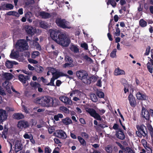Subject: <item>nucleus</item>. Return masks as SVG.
Returning <instances> with one entry per match:
<instances>
[{
    "label": "nucleus",
    "mask_w": 153,
    "mask_h": 153,
    "mask_svg": "<svg viewBox=\"0 0 153 153\" xmlns=\"http://www.w3.org/2000/svg\"><path fill=\"white\" fill-rule=\"evenodd\" d=\"M50 36L56 43L64 47L68 46L71 42L70 39L66 33L59 30H51Z\"/></svg>",
    "instance_id": "1"
},
{
    "label": "nucleus",
    "mask_w": 153,
    "mask_h": 153,
    "mask_svg": "<svg viewBox=\"0 0 153 153\" xmlns=\"http://www.w3.org/2000/svg\"><path fill=\"white\" fill-rule=\"evenodd\" d=\"M86 112L88 113L91 116L93 117L97 120L101 121L98 125V127L102 128L107 127V122L102 120V118L100 115L97 113L96 110L93 108H85Z\"/></svg>",
    "instance_id": "2"
},
{
    "label": "nucleus",
    "mask_w": 153,
    "mask_h": 153,
    "mask_svg": "<svg viewBox=\"0 0 153 153\" xmlns=\"http://www.w3.org/2000/svg\"><path fill=\"white\" fill-rule=\"evenodd\" d=\"M35 102L43 107H49L53 106V100L51 97L46 96L36 98L35 100Z\"/></svg>",
    "instance_id": "3"
},
{
    "label": "nucleus",
    "mask_w": 153,
    "mask_h": 153,
    "mask_svg": "<svg viewBox=\"0 0 153 153\" xmlns=\"http://www.w3.org/2000/svg\"><path fill=\"white\" fill-rule=\"evenodd\" d=\"M15 47L18 51L23 52L28 50V46L25 39H21L17 41L15 45Z\"/></svg>",
    "instance_id": "4"
},
{
    "label": "nucleus",
    "mask_w": 153,
    "mask_h": 153,
    "mask_svg": "<svg viewBox=\"0 0 153 153\" xmlns=\"http://www.w3.org/2000/svg\"><path fill=\"white\" fill-rule=\"evenodd\" d=\"M136 127L137 129L136 133L138 137L141 138L142 136L148 137L147 129L144 125H136Z\"/></svg>",
    "instance_id": "5"
},
{
    "label": "nucleus",
    "mask_w": 153,
    "mask_h": 153,
    "mask_svg": "<svg viewBox=\"0 0 153 153\" xmlns=\"http://www.w3.org/2000/svg\"><path fill=\"white\" fill-rule=\"evenodd\" d=\"M55 22L58 26L62 28H70L68 26L69 22L65 19H62L61 18L56 19Z\"/></svg>",
    "instance_id": "6"
},
{
    "label": "nucleus",
    "mask_w": 153,
    "mask_h": 153,
    "mask_svg": "<svg viewBox=\"0 0 153 153\" xmlns=\"http://www.w3.org/2000/svg\"><path fill=\"white\" fill-rule=\"evenodd\" d=\"M76 75L77 77L82 80V81L84 83H87L88 81L86 79L88 75V74L86 71H79L76 72Z\"/></svg>",
    "instance_id": "7"
},
{
    "label": "nucleus",
    "mask_w": 153,
    "mask_h": 153,
    "mask_svg": "<svg viewBox=\"0 0 153 153\" xmlns=\"http://www.w3.org/2000/svg\"><path fill=\"white\" fill-rule=\"evenodd\" d=\"M17 127L19 129H26L29 126V123L25 120H21L18 123Z\"/></svg>",
    "instance_id": "8"
},
{
    "label": "nucleus",
    "mask_w": 153,
    "mask_h": 153,
    "mask_svg": "<svg viewBox=\"0 0 153 153\" xmlns=\"http://www.w3.org/2000/svg\"><path fill=\"white\" fill-rule=\"evenodd\" d=\"M7 116V113L5 110L0 109V124H3V122L6 120Z\"/></svg>",
    "instance_id": "9"
},
{
    "label": "nucleus",
    "mask_w": 153,
    "mask_h": 153,
    "mask_svg": "<svg viewBox=\"0 0 153 153\" xmlns=\"http://www.w3.org/2000/svg\"><path fill=\"white\" fill-rule=\"evenodd\" d=\"M142 117L149 121L150 119V114L149 111L144 107H142L141 111Z\"/></svg>",
    "instance_id": "10"
},
{
    "label": "nucleus",
    "mask_w": 153,
    "mask_h": 153,
    "mask_svg": "<svg viewBox=\"0 0 153 153\" xmlns=\"http://www.w3.org/2000/svg\"><path fill=\"white\" fill-rule=\"evenodd\" d=\"M128 99L129 101L130 104L132 107H134L136 105L135 99L133 95L130 94L128 97Z\"/></svg>",
    "instance_id": "11"
},
{
    "label": "nucleus",
    "mask_w": 153,
    "mask_h": 153,
    "mask_svg": "<svg viewBox=\"0 0 153 153\" xmlns=\"http://www.w3.org/2000/svg\"><path fill=\"white\" fill-rule=\"evenodd\" d=\"M30 85L32 87L34 88L35 90L38 88V91L39 92H42L43 91V89L41 87V85L39 83L36 82H31Z\"/></svg>",
    "instance_id": "12"
},
{
    "label": "nucleus",
    "mask_w": 153,
    "mask_h": 153,
    "mask_svg": "<svg viewBox=\"0 0 153 153\" xmlns=\"http://www.w3.org/2000/svg\"><path fill=\"white\" fill-rule=\"evenodd\" d=\"M115 135L117 137L121 140H123L125 138V135L123 131L121 129H118V130L116 131Z\"/></svg>",
    "instance_id": "13"
},
{
    "label": "nucleus",
    "mask_w": 153,
    "mask_h": 153,
    "mask_svg": "<svg viewBox=\"0 0 153 153\" xmlns=\"http://www.w3.org/2000/svg\"><path fill=\"white\" fill-rule=\"evenodd\" d=\"M137 99L139 100H146L147 99V97L145 94H143L140 92H137L136 94Z\"/></svg>",
    "instance_id": "14"
},
{
    "label": "nucleus",
    "mask_w": 153,
    "mask_h": 153,
    "mask_svg": "<svg viewBox=\"0 0 153 153\" xmlns=\"http://www.w3.org/2000/svg\"><path fill=\"white\" fill-rule=\"evenodd\" d=\"M19 79L23 84H25L27 80L30 79V76L27 75L25 76L22 74H19L18 76Z\"/></svg>",
    "instance_id": "15"
},
{
    "label": "nucleus",
    "mask_w": 153,
    "mask_h": 153,
    "mask_svg": "<svg viewBox=\"0 0 153 153\" xmlns=\"http://www.w3.org/2000/svg\"><path fill=\"white\" fill-rule=\"evenodd\" d=\"M15 151L16 153L18 152L19 151L22 150V145L18 140L16 142L15 145Z\"/></svg>",
    "instance_id": "16"
},
{
    "label": "nucleus",
    "mask_w": 153,
    "mask_h": 153,
    "mask_svg": "<svg viewBox=\"0 0 153 153\" xmlns=\"http://www.w3.org/2000/svg\"><path fill=\"white\" fill-rule=\"evenodd\" d=\"M59 100L65 103L66 104H70L72 103L71 100L68 97L65 96L61 97H59Z\"/></svg>",
    "instance_id": "17"
},
{
    "label": "nucleus",
    "mask_w": 153,
    "mask_h": 153,
    "mask_svg": "<svg viewBox=\"0 0 153 153\" xmlns=\"http://www.w3.org/2000/svg\"><path fill=\"white\" fill-rule=\"evenodd\" d=\"M39 16L42 18L45 19L50 18L51 16V15L50 13L44 11H41L40 12Z\"/></svg>",
    "instance_id": "18"
},
{
    "label": "nucleus",
    "mask_w": 153,
    "mask_h": 153,
    "mask_svg": "<svg viewBox=\"0 0 153 153\" xmlns=\"http://www.w3.org/2000/svg\"><path fill=\"white\" fill-rule=\"evenodd\" d=\"M11 85V83H10L9 81L7 80H6L2 84L3 86L8 91H9V90L10 91V87L11 88V87H12Z\"/></svg>",
    "instance_id": "19"
},
{
    "label": "nucleus",
    "mask_w": 153,
    "mask_h": 153,
    "mask_svg": "<svg viewBox=\"0 0 153 153\" xmlns=\"http://www.w3.org/2000/svg\"><path fill=\"white\" fill-rule=\"evenodd\" d=\"M114 74L116 76H118L125 74V71L119 68L115 69L114 71Z\"/></svg>",
    "instance_id": "20"
},
{
    "label": "nucleus",
    "mask_w": 153,
    "mask_h": 153,
    "mask_svg": "<svg viewBox=\"0 0 153 153\" xmlns=\"http://www.w3.org/2000/svg\"><path fill=\"white\" fill-rule=\"evenodd\" d=\"M13 117L14 119L18 120L23 119L25 117L24 115L21 113H14Z\"/></svg>",
    "instance_id": "21"
},
{
    "label": "nucleus",
    "mask_w": 153,
    "mask_h": 153,
    "mask_svg": "<svg viewBox=\"0 0 153 153\" xmlns=\"http://www.w3.org/2000/svg\"><path fill=\"white\" fill-rule=\"evenodd\" d=\"M26 30L27 34L32 36L34 35L36 32V30L34 29L32 27H28Z\"/></svg>",
    "instance_id": "22"
},
{
    "label": "nucleus",
    "mask_w": 153,
    "mask_h": 153,
    "mask_svg": "<svg viewBox=\"0 0 153 153\" xmlns=\"http://www.w3.org/2000/svg\"><path fill=\"white\" fill-rule=\"evenodd\" d=\"M97 80V78L95 76H92L91 77H89L88 76L86 81H88L87 83H85V84H90L91 82H95Z\"/></svg>",
    "instance_id": "23"
},
{
    "label": "nucleus",
    "mask_w": 153,
    "mask_h": 153,
    "mask_svg": "<svg viewBox=\"0 0 153 153\" xmlns=\"http://www.w3.org/2000/svg\"><path fill=\"white\" fill-rule=\"evenodd\" d=\"M4 77L6 79V80L8 81L12 79L13 76V75L10 73H5L3 74Z\"/></svg>",
    "instance_id": "24"
},
{
    "label": "nucleus",
    "mask_w": 153,
    "mask_h": 153,
    "mask_svg": "<svg viewBox=\"0 0 153 153\" xmlns=\"http://www.w3.org/2000/svg\"><path fill=\"white\" fill-rule=\"evenodd\" d=\"M57 137L62 138H65L66 137L64 135L65 134L66 135V133L63 131L61 130H57Z\"/></svg>",
    "instance_id": "25"
},
{
    "label": "nucleus",
    "mask_w": 153,
    "mask_h": 153,
    "mask_svg": "<svg viewBox=\"0 0 153 153\" xmlns=\"http://www.w3.org/2000/svg\"><path fill=\"white\" fill-rule=\"evenodd\" d=\"M62 122L65 125H68L71 123L72 121L70 118L67 117L64 119H63L62 120Z\"/></svg>",
    "instance_id": "26"
},
{
    "label": "nucleus",
    "mask_w": 153,
    "mask_h": 153,
    "mask_svg": "<svg viewBox=\"0 0 153 153\" xmlns=\"http://www.w3.org/2000/svg\"><path fill=\"white\" fill-rule=\"evenodd\" d=\"M140 26L142 27H145L147 25V22L143 19H140L139 21Z\"/></svg>",
    "instance_id": "27"
},
{
    "label": "nucleus",
    "mask_w": 153,
    "mask_h": 153,
    "mask_svg": "<svg viewBox=\"0 0 153 153\" xmlns=\"http://www.w3.org/2000/svg\"><path fill=\"white\" fill-rule=\"evenodd\" d=\"M146 66L148 71L151 74L153 73V67L150 62H148L146 64Z\"/></svg>",
    "instance_id": "28"
},
{
    "label": "nucleus",
    "mask_w": 153,
    "mask_h": 153,
    "mask_svg": "<svg viewBox=\"0 0 153 153\" xmlns=\"http://www.w3.org/2000/svg\"><path fill=\"white\" fill-rule=\"evenodd\" d=\"M78 140L80 143L83 146H85L86 145V143L85 140L81 137L80 136H78L77 137Z\"/></svg>",
    "instance_id": "29"
},
{
    "label": "nucleus",
    "mask_w": 153,
    "mask_h": 153,
    "mask_svg": "<svg viewBox=\"0 0 153 153\" xmlns=\"http://www.w3.org/2000/svg\"><path fill=\"white\" fill-rule=\"evenodd\" d=\"M90 97L92 101L95 102L97 101V98L96 95L94 93H91L90 94Z\"/></svg>",
    "instance_id": "30"
},
{
    "label": "nucleus",
    "mask_w": 153,
    "mask_h": 153,
    "mask_svg": "<svg viewBox=\"0 0 153 153\" xmlns=\"http://www.w3.org/2000/svg\"><path fill=\"white\" fill-rule=\"evenodd\" d=\"M112 146L111 145H109L107 146L105 148V149L107 152L111 153L113 150Z\"/></svg>",
    "instance_id": "31"
},
{
    "label": "nucleus",
    "mask_w": 153,
    "mask_h": 153,
    "mask_svg": "<svg viewBox=\"0 0 153 153\" xmlns=\"http://www.w3.org/2000/svg\"><path fill=\"white\" fill-rule=\"evenodd\" d=\"M40 27L44 29H46L48 27L47 23L44 21H41L39 22Z\"/></svg>",
    "instance_id": "32"
},
{
    "label": "nucleus",
    "mask_w": 153,
    "mask_h": 153,
    "mask_svg": "<svg viewBox=\"0 0 153 153\" xmlns=\"http://www.w3.org/2000/svg\"><path fill=\"white\" fill-rule=\"evenodd\" d=\"M13 63L12 61L7 60L5 63V65L7 68H11L13 67Z\"/></svg>",
    "instance_id": "33"
},
{
    "label": "nucleus",
    "mask_w": 153,
    "mask_h": 153,
    "mask_svg": "<svg viewBox=\"0 0 153 153\" xmlns=\"http://www.w3.org/2000/svg\"><path fill=\"white\" fill-rule=\"evenodd\" d=\"M36 71L39 73H42L44 70V68L41 66H37L36 68Z\"/></svg>",
    "instance_id": "34"
},
{
    "label": "nucleus",
    "mask_w": 153,
    "mask_h": 153,
    "mask_svg": "<svg viewBox=\"0 0 153 153\" xmlns=\"http://www.w3.org/2000/svg\"><path fill=\"white\" fill-rule=\"evenodd\" d=\"M65 62L70 63H73V62L72 58L68 56H65Z\"/></svg>",
    "instance_id": "35"
},
{
    "label": "nucleus",
    "mask_w": 153,
    "mask_h": 153,
    "mask_svg": "<svg viewBox=\"0 0 153 153\" xmlns=\"http://www.w3.org/2000/svg\"><path fill=\"white\" fill-rule=\"evenodd\" d=\"M57 75L59 76V77L60 76H65L67 78L70 79V76L66 74H64L61 72H58Z\"/></svg>",
    "instance_id": "36"
},
{
    "label": "nucleus",
    "mask_w": 153,
    "mask_h": 153,
    "mask_svg": "<svg viewBox=\"0 0 153 153\" xmlns=\"http://www.w3.org/2000/svg\"><path fill=\"white\" fill-rule=\"evenodd\" d=\"M63 117V115L62 114H58L54 116V119L56 121L59 120V118H62Z\"/></svg>",
    "instance_id": "37"
},
{
    "label": "nucleus",
    "mask_w": 153,
    "mask_h": 153,
    "mask_svg": "<svg viewBox=\"0 0 153 153\" xmlns=\"http://www.w3.org/2000/svg\"><path fill=\"white\" fill-rule=\"evenodd\" d=\"M70 49L75 53H77L79 52V49L77 47L74 45L71 46L70 48Z\"/></svg>",
    "instance_id": "38"
},
{
    "label": "nucleus",
    "mask_w": 153,
    "mask_h": 153,
    "mask_svg": "<svg viewBox=\"0 0 153 153\" xmlns=\"http://www.w3.org/2000/svg\"><path fill=\"white\" fill-rule=\"evenodd\" d=\"M74 66V65L73 63H70L69 62L66 63L63 65V67L66 68L67 67H72Z\"/></svg>",
    "instance_id": "39"
},
{
    "label": "nucleus",
    "mask_w": 153,
    "mask_h": 153,
    "mask_svg": "<svg viewBox=\"0 0 153 153\" xmlns=\"http://www.w3.org/2000/svg\"><path fill=\"white\" fill-rule=\"evenodd\" d=\"M5 7L7 8V10L13 9L14 7V6L11 4L7 3L5 4Z\"/></svg>",
    "instance_id": "40"
},
{
    "label": "nucleus",
    "mask_w": 153,
    "mask_h": 153,
    "mask_svg": "<svg viewBox=\"0 0 153 153\" xmlns=\"http://www.w3.org/2000/svg\"><path fill=\"white\" fill-rule=\"evenodd\" d=\"M40 54V53L38 51L33 52L31 55V57L32 58L34 59L38 56Z\"/></svg>",
    "instance_id": "41"
},
{
    "label": "nucleus",
    "mask_w": 153,
    "mask_h": 153,
    "mask_svg": "<svg viewBox=\"0 0 153 153\" xmlns=\"http://www.w3.org/2000/svg\"><path fill=\"white\" fill-rule=\"evenodd\" d=\"M34 3V0H25V4L26 6H29L33 4Z\"/></svg>",
    "instance_id": "42"
},
{
    "label": "nucleus",
    "mask_w": 153,
    "mask_h": 153,
    "mask_svg": "<svg viewBox=\"0 0 153 153\" xmlns=\"http://www.w3.org/2000/svg\"><path fill=\"white\" fill-rule=\"evenodd\" d=\"M97 96L100 98H103L104 97V93L101 91H97Z\"/></svg>",
    "instance_id": "43"
},
{
    "label": "nucleus",
    "mask_w": 153,
    "mask_h": 153,
    "mask_svg": "<svg viewBox=\"0 0 153 153\" xmlns=\"http://www.w3.org/2000/svg\"><path fill=\"white\" fill-rule=\"evenodd\" d=\"M148 129L150 131L151 136L152 139H153V128L151 125H149L148 127Z\"/></svg>",
    "instance_id": "44"
},
{
    "label": "nucleus",
    "mask_w": 153,
    "mask_h": 153,
    "mask_svg": "<svg viewBox=\"0 0 153 153\" xmlns=\"http://www.w3.org/2000/svg\"><path fill=\"white\" fill-rule=\"evenodd\" d=\"M117 52V49H114L110 53V56L111 57L114 58L116 56V53Z\"/></svg>",
    "instance_id": "45"
},
{
    "label": "nucleus",
    "mask_w": 153,
    "mask_h": 153,
    "mask_svg": "<svg viewBox=\"0 0 153 153\" xmlns=\"http://www.w3.org/2000/svg\"><path fill=\"white\" fill-rule=\"evenodd\" d=\"M116 32H114V34L116 36H120V28L118 27H116L115 28Z\"/></svg>",
    "instance_id": "46"
},
{
    "label": "nucleus",
    "mask_w": 153,
    "mask_h": 153,
    "mask_svg": "<svg viewBox=\"0 0 153 153\" xmlns=\"http://www.w3.org/2000/svg\"><path fill=\"white\" fill-rule=\"evenodd\" d=\"M83 57L84 59L88 61H89L91 62H93L92 59L89 57L87 55H85Z\"/></svg>",
    "instance_id": "47"
},
{
    "label": "nucleus",
    "mask_w": 153,
    "mask_h": 153,
    "mask_svg": "<svg viewBox=\"0 0 153 153\" xmlns=\"http://www.w3.org/2000/svg\"><path fill=\"white\" fill-rule=\"evenodd\" d=\"M55 80V79H54V78H51V80L50 82L48 83V84H46V85H51L53 86H55L54 83Z\"/></svg>",
    "instance_id": "48"
},
{
    "label": "nucleus",
    "mask_w": 153,
    "mask_h": 153,
    "mask_svg": "<svg viewBox=\"0 0 153 153\" xmlns=\"http://www.w3.org/2000/svg\"><path fill=\"white\" fill-rule=\"evenodd\" d=\"M150 49L151 47L150 46H147L146 49V52L144 53V55L147 56L149 55L150 52Z\"/></svg>",
    "instance_id": "49"
},
{
    "label": "nucleus",
    "mask_w": 153,
    "mask_h": 153,
    "mask_svg": "<svg viewBox=\"0 0 153 153\" xmlns=\"http://www.w3.org/2000/svg\"><path fill=\"white\" fill-rule=\"evenodd\" d=\"M81 135L86 139H88L89 138V135L85 132H82Z\"/></svg>",
    "instance_id": "50"
},
{
    "label": "nucleus",
    "mask_w": 153,
    "mask_h": 153,
    "mask_svg": "<svg viewBox=\"0 0 153 153\" xmlns=\"http://www.w3.org/2000/svg\"><path fill=\"white\" fill-rule=\"evenodd\" d=\"M29 62L31 63L36 64L38 63V61L36 60L32 59H28Z\"/></svg>",
    "instance_id": "51"
},
{
    "label": "nucleus",
    "mask_w": 153,
    "mask_h": 153,
    "mask_svg": "<svg viewBox=\"0 0 153 153\" xmlns=\"http://www.w3.org/2000/svg\"><path fill=\"white\" fill-rule=\"evenodd\" d=\"M51 150L50 149L48 146H47L45 148V153H51Z\"/></svg>",
    "instance_id": "52"
},
{
    "label": "nucleus",
    "mask_w": 153,
    "mask_h": 153,
    "mask_svg": "<svg viewBox=\"0 0 153 153\" xmlns=\"http://www.w3.org/2000/svg\"><path fill=\"white\" fill-rule=\"evenodd\" d=\"M17 54L16 52H13L12 51L10 55V57L11 58H15L16 57Z\"/></svg>",
    "instance_id": "53"
},
{
    "label": "nucleus",
    "mask_w": 153,
    "mask_h": 153,
    "mask_svg": "<svg viewBox=\"0 0 153 153\" xmlns=\"http://www.w3.org/2000/svg\"><path fill=\"white\" fill-rule=\"evenodd\" d=\"M32 13L28 11L27 12V13L25 14V17L27 18H30L32 16Z\"/></svg>",
    "instance_id": "54"
},
{
    "label": "nucleus",
    "mask_w": 153,
    "mask_h": 153,
    "mask_svg": "<svg viewBox=\"0 0 153 153\" xmlns=\"http://www.w3.org/2000/svg\"><path fill=\"white\" fill-rule=\"evenodd\" d=\"M110 3L111 5L114 7L116 6L117 3L114 0L111 1Z\"/></svg>",
    "instance_id": "55"
},
{
    "label": "nucleus",
    "mask_w": 153,
    "mask_h": 153,
    "mask_svg": "<svg viewBox=\"0 0 153 153\" xmlns=\"http://www.w3.org/2000/svg\"><path fill=\"white\" fill-rule=\"evenodd\" d=\"M49 70L50 71V72L52 73V75H53L55 74V72L54 71H55V69L53 68H48Z\"/></svg>",
    "instance_id": "56"
},
{
    "label": "nucleus",
    "mask_w": 153,
    "mask_h": 153,
    "mask_svg": "<svg viewBox=\"0 0 153 153\" xmlns=\"http://www.w3.org/2000/svg\"><path fill=\"white\" fill-rule=\"evenodd\" d=\"M81 47L85 49V50H87L88 49V46L86 43H84L81 45Z\"/></svg>",
    "instance_id": "57"
},
{
    "label": "nucleus",
    "mask_w": 153,
    "mask_h": 153,
    "mask_svg": "<svg viewBox=\"0 0 153 153\" xmlns=\"http://www.w3.org/2000/svg\"><path fill=\"white\" fill-rule=\"evenodd\" d=\"M57 72L56 71L55 72V74L53 75V77L52 78H54L55 79H57L59 77V76L58 75H57Z\"/></svg>",
    "instance_id": "58"
},
{
    "label": "nucleus",
    "mask_w": 153,
    "mask_h": 153,
    "mask_svg": "<svg viewBox=\"0 0 153 153\" xmlns=\"http://www.w3.org/2000/svg\"><path fill=\"white\" fill-rule=\"evenodd\" d=\"M48 129L49 133L50 134H51L53 132L54 130V129L52 127H49Z\"/></svg>",
    "instance_id": "59"
},
{
    "label": "nucleus",
    "mask_w": 153,
    "mask_h": 153,
    "mask_svg": "<svg viewBox=\"0 0 153 153\" xmlns=\"http://www.w3.org/2000/svg\"><path fill=\"white\" fill-rule=\"evenodd\" d=\"M143 10V6L141 4H140L137 8L138 11L139 12H141Z\"/></svg>",
    "instance_id": "60"
},
{
    "label": "nucleus",
    "mask_w": 153,
    "mask_h": 153,
    "mask_svg": "<svg viewBox=\"0 0 153 153\" xmlns=\"http://www.w3.org/2000/svg\"><path fill=\"white\" fill-rule=\"evenodd\" d=\"M23 137H24V138L26 139H30V138H31L30 136H29V135L27 133H25L24 134Z\"/></svg>",
    "instance_id": "61"
},
{
    "label": "nucleus",
    "mask_w": 153,
    "mask_h": 153,
    "mask_svg": "<svg viewBox=\"0 0 153 153\" xmlns=\"http://www.w3.org/2000/svg\"><path fill=\"white\" fill-rule=\"evenodd\" d=\"M61 81L59 80H57L56 82V85L57 86H59L62 84Z\"/></svg>",
    "instance_id": "62"
},
{
    "label": "nucleus",
    "mask_w": 153,
    "mask_h": 153,
    "mask_svg": "<svg viewBox=\"0 0 153 153\" xmlns=\"http://www.w3.org/2000/svg\"><path fill=\"white\" fill-rule=\"evenodd\" d=\"M80 123L83 124H86V123L85 120L83 118H80L79 120Z\"/></svg>",
    "instance_id": "63"
},
{
    "label": "nucleus",
    "mask_w": 153,
    "mask_h": 153,
    "mask_svg": "<svg viewBox=\"0 0 153 153\" xmlns=\"http://www.w3.org/2000/svg\"><path fill=\"white\" fill-rule=\"evenodd\" d=\"M118 125L116 123H115L114 124V126H113V128L115 130H118Z\"/></svg>",
    "instance_id": "64"
}]
</instances>
